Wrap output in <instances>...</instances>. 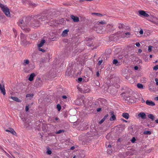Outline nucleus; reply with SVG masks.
<instances>
[{"label": "nucleus", "instance_id": "obj_41", "mask_svg": "<svg viewBox=\"0 0 158 158\" xmlns=\"http://www.w3.org/2000/svg\"><path fill=\"white\" fill-rule=\"evenodd\" d=\"M102 60H99L98 62V64L99 65H100L102 63Z\"/></svg>", "mask_w": 158, "mask_h": 158}, {"label": "nucleus", "instance_id": "obj_12", "mask_svg": "<svg viewBox=\"0 0 158 158\" xmlns=\"http://www.w3.org/2000/svg\"><path fill=\"white\" fill-rule=\"evenodd\" d=\"M35 76V75L34 73L31 74L28 78V80L30 81H32Z\"/></svg>", "mask_w": 158, "mask_h": 158}, {"label": "nucleus", "instance_id": "obj_57", "mask_svg": "<svg viewBox=\"0 0 158 158\" xmlns=\"http://www.w3.org/2000/svg\"><path fill=\"white\" fill-rule=\"evenodd\" d=\"M75 148L74 147V146H73L71 147L70 149L71 150H73Z\"/></svg>", "mask_w": 158, "mask_h": 158}, {"label": "nucleus", "instance_id": "obj_26", "mask_svg": "<svg viewBox=\"0 0 158 158\" xmlns=\"http://www.w3.org/2000/svg\"><path fill=\"white\" fill-rule=\"evenodd\" d=\"M137 87L140 89H143V86L142 84L140 83H138L137 85Z\"/></svg>", "mask_w": 158, "mask_h": 158}, {"label": "nucleus", "instance_id": "obj_54", "mask_svg": "<svg viewBox=\"0 0 158 158\" xmlns=\"http://www.w3.org/2000/svg\"><path fill=\"white\" fill-rule=\"evenodd\" d=\"M142 52V51L140 49H139L138 50V52L139 53H141Z\"/></svg>", "mask_w": 158, "mask_h": 158}, {"label": "nucleus", "instance_id": "obj_22", "mask_svg": "<svg viewBox=\"0 0 158 158\" xmlns=\"http://www.w3.org/2000/svg\"><path fill=\"white\" fill-rule=\"evenodd\" d=\"M152 22L156 24H158V19L156 18H154L152 19Z\"/></svg>", "mask_w": 158, "mask_h": 158}, {"label": "nucleus", "instance_id": "obj_18", "mask_svg": "<svg viewBox=\"0 0 158 158\" xmlns=\"http://www.w3.org/2000/svg\"><path fill=\"white\" fill-rule=\"evenodd\" d=\"M26 122L24 124V126L26 127H27L29 126V124L31 123V121L29 120H25Z\"/></svg>", "mask_w": 158, "mask_h": 158}, {"label": "nucleus", "instance_id": "obj_55", "mask_svg": "<svg viewBox=\"0 0 158 158\" xmlns=\"http://www.w3.org/2000/svg\"><path fill=\"white\" fill-rule=\"evenodd\" d=\"M155 100L158 101V97H156L155 98Z\"/></svg>", "mask_w": 158, "mask_h": 158}, {"label": "nucleus", "instance_id": "obj_39", "mask_svg": "<svg viewBox=\"0 0 158 158\" xmlns=\"http://www.w3.org/2000/svg\"><path fill=\"white\" fill-rule=\"evenodd\" d=\"M125 34L127 36V37H129L130 35V32H127L125 33Z\"/></svg>", "mask_w": 158, "mask_h": 158}, {"label": "nucleus", "instance_id": "obj_4", "mask_svg": "<svg viewBox=\"0 0 158 158\" xmlns=\"http://www.w3.org/2000/svg\"><path fill=\"white\" fill-rule=\"evenodd\" d=\"M0 90L2 94L3 95L6 94V90L5 88L4 85L3 84H1L0 83Z\"/></svg>", "mask_w": 158, "mask_h": 158}, {"label": "nucleus", "instance_id": "obj_7", "mask_svg": "<svg viewBox=\"0 0 158 158\" xmlns=\"http://www.w3.org/2000/svg\"><path fill=\"white\" fill-rule=\"evenodd\" d=\"M6 132H10L13 135H16V132L14 130L11 128H9L8 129H6L5 130Z\"/></svg>", "mask_w": 158, "mask_h": 158}, {"label": "nucleus", "instance_id": "obj_14", "mask_svg": "<svg viewBox=\"0 0 158 158\" xmlns=\"http://www.w3.org/2000/svg\"><path fill=\"white\" fill-rule=\"evenodd\" d=\"M10 98H11L13 100L15 101L18 102H20L21 101L17 97H15L11 96Z\"/></svg>", "mask_w": 158, "mask_h": 158}, {"label": "nucleus", "instance_id": "obj_31", "mask_svg": "<svg viewBox=\"0 0 158 158\" xmlns=\"http://www.w3.org/2000/svg\"><path fill=\"white\" fill-rule=\"evenodd\" d=\"M124 25L123 24H119V26H118V28L119 29L123 28L124 27Z\"/></svg>", "mask_w": 158, "mask_h": 158}, {"label": "nucleus", "instance_id": "obj_52", "mask_svg": "<svg viewBox=\"0 0 158 158\" xmlns=\"http://www.w3.org/2000/svg\"><path fill=\"white\" fill-rule=\"evenodd\" d=\"M22 120H23V121L24 123H25V122H26V121H25V118H21Z\"/></svg>", "mask_w": 158, "mask_h": 158}, {"label": "nucleus", "instance_id": "obj_36", "mask_svg": "<svg viewBox=\"0 0 158 158\" xmlns=\"http://www.w3.org/2000/svg\"><path fill=\"white\" fill-rule=\"evenodd\" d=\"M135 140H136V139H135V138L134 137H133L132 138V139H131V141L132 143H135Z\"/></svg>", "mask_w": 158, "mask_h": 158}, {"label": "nucleus", "instance_id": "obj_63", "mask_svg": "<svg viewBox=\"0 0 158 158\" xmlns=\"http://www.w3.org/2000/svg\"><path fill=\"white\" fill-rule=\"evenodd\" d=\"M111 145L110 144H109L108 145V147L109 148H110L111 147Z\"/></svg>", "mask_w": 158, "mask_h": 158}, {"label": "nucleus", "instance_id": "obj_60", "mask_svg": "<svg viewBox=\"0 0 158 158\" xmlns=\"http://www.w3.org/2000/svg\"><path fill=\"white\" fill-rule=\"evenodd\" d=\"M151 149H149V150H148V152H151Z\"/></svg>", "mask_w": 158, "mask_h": 158}, {"label": "nucleus", "instance_id": "obj_38", "mask_svg": "<svg viewBox=\"0 0 158 158\" xmlns=\"http://www.w3.org/2000/svg\"><path fill=\"white\" fill-rule=\"evenodd\" d=\"M39 51L42 52H45V51L44 49L40 48V47H39Z\"/></svg>", "mask_w": 158, "mask_h": 158}, {"label": "nucleus", "instance_id": "obj_19", "mask_svg": "<svg viewBox=\"0 0 158 158\" xmlns=\"http://www.w3.org/2000/svg\"><path fill=\"white\" fill-rule=\"evenodd\" d=\"M108 116V114H107L105 116H104V117H103V118L101 120H100L99 122V123L100 124H102V123L105 120V119Z\"/></svg>", "mask_w": 158, "mask_h": 158}, {"label": "nucleus", "instance_id": "obj_44", "mask_svg": "<svg viewBox=\"0 0 158 158\" xmlns=\"http://www.w3.org/2000/svg\"><path fill=\"white\" fill-rule=\"evenodd\" d=\"M139 33L141 34L142 35L143 33V31L142 29H141V30L139 31Z\"/></svg>", "mask_w": 158, "mask_h": 158}, {"label": "nucleus", "instance_id": "obj_51", "mask_svg": "<svg viewBox=\"0 0 158 158\" xmlns=\"http://www.w3.org/2000/svg\"><path fill=\"white\" fill-rule=\"evenodd\" d=\"M22 120H23V121L24 123H25V122H26V121H25V118H21Z\"/></svg>", "mask_w": 158, "mask_h": 158}, {"label": "nucleus", "instance_id": "obj_58", "mask_svg": "<svg viewBox=\"0 0 158 158\" xmlns=\"http://www.w3.org/2000/svg\"><path fill=\"white\" fill-rule=\"evenodd\" d=\"M13 30L14 33L16 32V31L15 29H13Z\"/></svg>", "mask_w": 158, "mask_h": 158}, {"label": "nucleus", "instance_id": "obj_5", "mask_svg": "<svg viewBox=\"0 0 158 158\" xmlns=\"http://www.w3.org/2000/svg\"><path fill=\"white\" fill-rule=\"evenodd\" d=\"M110 114L111 115V116L110 118V121H114L116 120V116L114 114L113 111H111L110 112Z\"/></svg>", "mask_w": 158, "mask_h": 158}, {"label": "nucleus", "instance_id": "obj_1", "mask_svg": "<svg viewBox=\"0 0 158 158\" xmlns=\"http://www.w3.org/2000/svg\"><path fill=\"white\" fill-rule=\"evenodd\" d=\"M29 18L23 17L22 19H20L19 21V25L20 26L23 30L26 32H29L30 29L25 26L27 25L29 23Z\"/></svg>", "mask_w": 158, "mask_h": 158}, {"label": "nucleus", "instance_id": "obj_8", "mask_svg": "<svg viewBox=\"0 0 158 158\" xmlns=\"http://www.w3.org/2000/svg\"><path fill=\"white\" fill-rule=\"evenodd\" d=\"M40 21L38 20H35L33 21L32 23V26L35 27H37L39 26L40 24Z\"/></svg>", "mask_w": 158, "mask_h": 158}, {"label": "nucleus", "instance_id": "obj_48", "mask_svg": "<svg viewBox=\"0 0 158 158\" xmlns=\"http://www.w3.org/2000/svg\"><path fill=\"white\" fill-rule=\"evenodd\" d=\"M134 69L135 70H137L138 69V67L137 66H135L134 67Z\"/></svg>", "mask_w": 158, "mask_h": 158}, {"label": "nucleus", "instance_id": "obj_20", "mask_svg": "<svg viewBox=\"0 0 158 158\" xmlns=\"http://www.w3.org/2000/svg\"><path fill=\"white\" fill-rule=\"evenodd\" d=\"M29 61L28 60L26 59L25 60L23 61V65L24 66H26L27 65L29 64Z\"/></svg>", "mask_w": 158, "mask_h": 158}, {"label": "nucleus", "instance_id": "obj_53", "mask_svg": "<svg viewBox=\"0 0 158 158\" xmlns=\"http://www.w3.org/2000/svg\"><path fill=\"white\" fill-rule=\"evenodd\" d=\"M3 18V16L0 15V20L2 19Z\"/></svg>", "mask_w": 158, "mask_h": 158}, {"label": "nucleus", "instance_id": "obj_27", "mask_svg": "<svg viewBox=\"0 0 158 158\" xmlns=\"http://www.w3.org/2000/svg\"><path fill=\"white\" fill-rule=\"evenodd\" d=\"M151 131H145L143 132V133L144 135H150L151 134Z\"/></svg>", "mask_w": 158, "mask_h": 158}, {"label": "nucleus", "instance_id": "obj_43", "mask_svg": "<svg viewBox=\"0 0 158 158\" xmlns=\"http://www.w3.org/2000/svg\"><path fill=\"white\" fill-rule=\"evenodd\" d=\"M29 110V107L27 106H26L25 108V110L26 111H27Z\"/></svg>", "mask_w": 158, "mask_h": 158}, {"label": "nucleus", "instance_id": "obj_10", "mask_svg": "<svg viewBox=\"0 0 158 158\" xmlns=\"http://www.w3.org/2000/svg\"><path fill=\"white\" fill-rule=\"evenodd\" d=\"M71 18L74 22H77L79 21L78 17L77 16H75L74 15H71Z\"/></svg>", "mask_w": 158, "mask_h": 158}, {"label": "nucleus", "instance_id": "obj_40", "mask_svg": "<svg viewBox=\"0 0 158 158\" xmlns=\"http://www.w3.org/2000/svg\"><path fill=\"white\" fill-rule=\"evenodd\" d=\"M41 21H44L46 20V18L44 17V16H42L40 18Z\"/></svg>", "mask_w": 158, "mask_h": 158}, {"label": "nucleus", "instance_id": "obj_50", "mask_svg": "<svg viewBox=\"0 0 158 158\" xmlns=\"http://www.w3.org/2000/svg\"><path fill=\"white\" fill-rule=\"evenodd\" d=\"M101 109L100 108H98L97 109V111L98 112H99L100 111H101Z\"/></svg>", "mask_w": 158, "mask_h": 158}, {"label": "nucleus", "instance_id": "obj_56", "mask_svg": "<svg viewBox=\"0 0 158 158\" xmlns=\"http://www.w3.org/2000/svg\"><path fill=\"white\" fill-rule=\"evenodd\" d=\"M107 152L109 154H110L111 153H112V152L111 151H110L109 152L108 151V150L107 151Z\"/></svg>", "mask_w": 158, "mask_h": 158}, {"label": "nucleus", "instance_id": "obj_35", "mask_svg": "<svg viewBox=\"0 0 158 158\" xmlns=\"http://www.w3.org/2000/svg\"><path fill=\"white\" fill-rule=\"evenodd\" d=\"M33 96V94H27L26 95V97L27 98V97H32Z\"/></svg>", "mask_w": 158, "mask_h": 158}, {"label": "nucleus", "instance_id": "obj_42", "mask_svg": "<svg viewBox=\"0 0 158 158\" xmlns=\"http://www.w3.org/2000/svg\"><path fill=\"white\" fill-rule=\"evenodd\" d=\"M155 81L156 82V85H158V79L157 78L155 79Z\"/></svg>", "mask_w": 158, "mask_h": 158}, {"label": "nucleus", "instance_id": "obj_2", "mask_svg": "<svg viewBox=\"0 0 158 158\" xmlns=\"http://www.w3.org/2000/svg\"><path fill=\"white\" fill-rule=\"evenodd\" d=\"M0 7L2 10L7 17H10V10L6 5H4L0 3Z\"/></svg>", "mask_w": 158, "mask_h": 158}, {"label": "nucleus", "instance_id": "obj_30", "mask_svg": "<svg viewBox=\"0 0 158 158\" xmlns=\"http://www.w3.org/2000/svg\"><path fill=\"white\" fill-rule=\"evenodd\" d=\"M153 47L152 46L149 45L148 46V51L149 52H150L152 50V49Z\"/></svg>", "mask_w": 158, "mask_h": 158}, {"label": "nucleus", "instance_id": "obj_45", "mask_svg": "<svg viewBox=\"0 0 158 158\" xmlns=\"http://www.w3.org/2000/svg\"><path fill=\"white\" fill-rule=\"evenodd\" d=\"M135 45L137 47H139L140 46V44L139 43H136L135 44Z\"/></svg>", "mask_w": 158, "mask_h": 158}, {"label": "nucleus", "instance_id": "obj_23", "mask_svg": "<svg viewBox=\"0 0 158 158\" xmlns=\"http://www.w3.org/2000/svg\"><path fill=\"white\" fill-rule=\"evenodd\" d=\"M47 151L46 152L47 153L48 155H50L52 153V151L49 147L47 148Z\"/></svg>", "mask_w": 158, "mask_h": 158}, {"label": "nucleus", "instance_id": "obj_25", "mask_svg": "<svg viewBox=\"0 0 158 158\" xmlns=\"http://www.w3.org/2000/svg\"><path fill=\"white\" fill-rule=\"evenodd\" d=\"M69 30H64L62 32V35L63 36H66Z\"/></svg>", "mask_w": 158, "mask_h": 158}, {"label": "nucleus", "instance_id": "obj_13", "mask_svg": "<svg viewBox=\"0 0 158 158\" xmlns=\"http://www.w3.org/2000/svg\"><path fill=\"white\" fill-rule=\"evenodd\" d=\"M122 116L126 119H128L130 116L129 114L127 113H123Z\"/></svg>", "mask_w": 158, "mask_h": 158}, {"label": "nucleus", "instance_id": "obj_32", "mask_svg": "<svg viewBox=\"0 0 158 158\" xmlns=\"http://www.w3.org/2000/svg\"><path fill=\"white\" fill-rule=\"evenodd\" d=\"M93 15H95L98 16H102V15L99 13H94L92 14Z\"/></svg>", "mask_w": 158, "mask_h": 158}, {"label": "nucleus", "instance_id": "obj_61", "mask_svg": "<svg viewBox=\"0 0 158 158\" xmlns=\"http://www.w3.org/2000/svg\"><path fill=\"white\" fill-rule=\"evenodd\" d=\"M59 118H57V117H56L55 118V120H58Z\"/></svg>", "mask_w": 158, "mask_h": 158}, {"label": "nucleus", "instance_id": "obj_16", "mask_svg": "<svg viewBox=\"0 0 158 158\" xmlns=\"http://www.w3.org/2000/svg\"><path fill=\"white\" fill-rule=\"evenodd\" d=\"M42 82V81L40 78H38L37 79L36 83V85L37 86H39L41 85L40 83Z\"/></svg>", "mask_w": 158, "mask_h": 158}, {"label": "nucleus", "instance_id": "obj_9", "mask_svg": "<svg viewBox=\"0 0 158 158\" xmlns=\"http://www.w3.org/2000/svg\"><path fill=\"white\" fill-rule=\"evenodd\" d=\"M146 103L147 105L151 106H155V103L152 101L147 100L146 102Z\"/></svg>", "mask_w": 158, "mask_h": 158}, {"label": "nucleus", "instance_id": "obj_62", "mask_svg": "<svg viewBox=\"0 0 158 158\" xmlns=\"http://www.w3.org/2000/svg\"><path fill=\"white\" fill-rule=\"evenodd\" d=\"M14 34H15V37H16L17 36V33L16 32Z\"/></svg>", "mask_w": 158, "mask_h": 158}, {"label": "nucleus", "instance_id": "obj_11", "mask_svg": "<svg viewBox=\"0 0 158 158\" xmlns=\"http://www.w3.org/2000/svg\"><path fill=\"white\" fill-rule=\"evenodd\" d=\"M21 40L22 42L23 43H25L26 42V37L24 34H23L22 33H21L20 36Z\"/></svg>", "mask_w": 158, "mask_h": 158}, {"label": "nucleus", "instance_id": "obj_15", "mask_svg": "<svg viewBox=\"0 0 158 158\" xmlns=\"http://www.w3.org/2000/svg\"><path fill=\"white\" fill-rule=\"evenodd\" d=\"M90 90L89 88L87 87H85L82 90L81 92L84 93H89Z\"/></svg>", "mask_w": 158, "mask_h": 158}, {"label": "nucleus", "instance_id": "obj_21", "mask_svg": "<svg viewBox=\"0 0 158 158\" xmlns=\"http://www.w3.org/2000/svg\"><path fill=\"white\" fill-rule=\"evenodd\" d=\"M148 117L151 119L152 121H153L155 119L154 116L152 114H149L148 115Z\"/></svg>", "mask_w": 158, "mask_h": 158}, {"label": "nucleus", "instance_id": "obj_64", "mask_svg": "<svg viewBox=\"0 0 158 158\" xmlns=\"http://www.w3.org/2000/svg\"><path fill=\"white\" fill-rule=\"evenodd\" d=\"M123 120L124 122H127V121H126L125 120H124V119H123Z\"/></svg>", "mask_w": 158, "mask_h": 158}, {"label": "nucleus", "instance_id": "obj_17", "mask_svg": "<svg viewBox=\"0 0 158 158\" xmlns=\"http://www.w3.org/2000/svg\"><path fill=\"white\" fill-rule=\"evenodd\" d=\"M45 42V40H42L41 41L40 43L38 45V47H42Z\"/></svg>", "mask_w": 158, "mask_h": 158}, {"label": "nucleus", "instance_id": "obj_29", "mask_svg": "<svg viewBox=\"0 0 158 158\" xmlns=\"http://www.w3.org/2000/svg\"><path fill=\"white\" fill-rule=\"evenodd\" d=\"M106 24V22L105 21H101L100 22H98V25H99L100 24Z\"/></svg>", "mask_w": 158, "mask_h": 158}, {"label": "nucleus", "instance_id": "obj_24", "mask_svg": "<svg viewBox=\"0 0 158 158\" xmlns=\"http://www.w3.org/2000/svg\"><path fill=\"white\" fill-rule=\"evenodd\" d=\"M113 27V25L112 24H109L107 25L106 28L107 29L110 28L111 29V30H112V28Z\"/></svg>", "mask_w": 158, "mask_h": 158}, {"label": "nucleus", "instance_id": "obj_47", "mask_svg": "<svg viewBox=\"0 0 158 158\" xmlns=\"http://www.w3.org/2000/svg\"><path fill=\"white\" fill-rule=\"evenodd\" d=\"M82 80V78L79 77L78 78V81H81Z\"/></svg>", "mask_w": 158, "mask_h": 158}, {"label": "nucleus", "instance_id": "obj_33", "mask_svg": "<svg viewBox=\"0 0 158 158\" xmlns=\"http://www.w3.org/2000/svg\"><path fill=\"white\" fill-rule=\"evenodd\" d=\"M118 61L116 59H114L113 61V63L115 65H118Z\"/></svg>", "mask_w": 158, "mask_h": 158}, {"label": "nucleus", "instance_id": "obj_49", "mask_svg": "<svg viewBox=\"0 0 158 158\" xmlns=\"http://www.w3.org/2000/svg\"><path fill=\"white\" fill-rule=\"evenodd\" d=\"M96 75L98 77L99 76V71H97L96 73Z\"/></svg>", "mask_w": 158, "mask_h": 158}, {"label": "nucleus", "instance_id": "obj_34", "mask_svg": "<svg viewBox=\"0 0 158 158\" xmlns=\"http://www.w3.org/2000/svg\"><path fill=\"white\" fill-rule=\"evenodd\" d=\"M57 108L58 111H60L61 109V106L60 104H58L57 105Z\"/></svg>", "mask_w": 158, "mask_h": 158}, {"label": "nucleus", "instance_id": "obj_6", "mask_svg": "<svg viewBox=\"0 0 158 158\" xmlns=\"http://www.w3.org/2000/svg\"><path fill=\"white\" fill-rule=\"evenodd\" d=\"M139 14L145 17H148L149 16V15L146 12L143 10H139Z\"/></svg>", "mask_w": 158, "mask_h": 158}, {"label": "nucleus", "instance_id": "obj_28", "mask_svg": "<svg viewBox=\"0 0 158 158\" xmlns=\"http://www.w3.org/2000/svg\"><path fill=\"white\" fill-rule=\"evenodd\" d=\"M64 130H60L58 131H56V134H60L62 132H64Z\"/></svg>", "mask_w": 158, "mask_h": 158}, {"label": "nucleus", "instance_id": "obj_3", "mask_svg": "<svg viewBox=\"0 0 158 158\" xmlns=\"http://www.w3.org/2000/svg\"><path fill=\"white\" fill-rule=\"evenodd\" d=\"M136 117L138 118H141L144 119H146L147 117L145 114L144 112H140L138 114Z\"/></svg>", "mask_w": 158, "mask_h": 158}, {"label": "nucleus", "instance_id": "obj_46", "mask_svg": "<svg viewBox=\"0 0 158 158\" xmlns=\"http://www.w3.org/2000/svg\"><path fill=\"white\" fill-rule=\"evenodd\" d=\"M62 97L63 99H66L67 98V96L65 95L62 96Z\"/></svg>", "mask_w": 158, "mask_h": 158}, {"label": "nucleus", "instance_id": "obj_59", "mask_svg": "<svg viewBox=\"0 0 158 158\" xmlns=\"http://www.w3.org/2000/svg\"><path fill=\"white\" fill-rule=\"evenodd\" d=\"M156 123H158V119H156L155 120Z\"/></svg>", "mask_w": 158, "mask_h": 158}, {"label": "nucleus", "instance_id": "obj_37", "mask_svg": "<svg viewBox=\"0 0 158 158\" xmlns=\"http://www.w3.org/2000/svg\"><path fill=\"white\" fill-rule=\"evenodd\" d=\"M154 70H156L158 69V65H156L153 68Z\"/></svg>", "mask_w": 158, "mask_h": 158}]
</instances>
